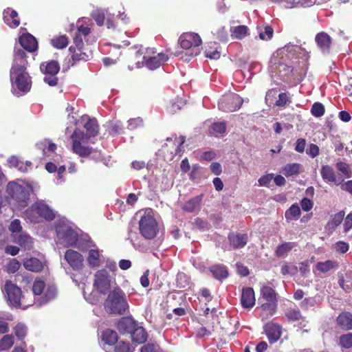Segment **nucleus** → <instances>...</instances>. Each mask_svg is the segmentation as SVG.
<instances>
[{
  "label": "nucleus",
  "instance_id": "obj_1",
  "mask_svg": "<svg viewBox=\"0 0 352 352\" xmlns=\"http://www.w3.org/2000/svg\"><path fill=\"white\" fill-rule=\"evenodd\" d=\"M302 50L298 45H287L278 49L272 56L269 69L271 77L276 83L278 80L287 81L292 73L291 63L292 59L300 57Z\"/></svg>",
  "mask_w": 352,
  "mask_h": 352
},
{
  "label": "nucleus",
  "instance_id": "obj_2",
  "mask_svg": "<svg viewBox=\"0 0 352 352\" xmlns=\"http://www.w3.org/2000/svg\"><path fill=\"white\" fill-rule=\"evenodd\" d=\"M28 61L25 53L22 49H15L10 76L12 83V91L16 96L30 91L32 80L27 72Z\"/></svg>",
  "mask_w": 352,
  "mask_h": 352
},
{
  "label": "nucleus",
  "instance_id": "obj_3",
  "mask_svg": "<svg viewBox=\"0 0 352 352\" xmlns=\"http://www.w3.org/2000/svg\"><path fill=\"white\" fill-rule=\"evenodd\" d=\"M81 120L84 122V127L87 131V134L85 135L82 131L78 129L74 131L71 136L72 151L80 157H85L91 153V148L83 146L82 144L85 142V140L98 134V126L95 119H90L86 116H82Z\"/></svg>",
  "mask_w": 352,
  "mask_h": 352
},
{
  "label": "nucleus",
  "instance_id": "obj_4",
  "mask_svg": "<svg viewBox=\"0 0 352 352\" xmlns=\"http://www.w3.org/2000/svg\"><path fill=\"white\" fill-rule=\"evenodd\" d=\"M113 283L111 277L105 269L98 270L95 274L94 287L96 292H93L87 294L83 288V295L85 299L91 304H96L100 301V294H104L108 292Z\"/></svg>",
  "mask_w": 352,
  "mask_h": 352
},
{
  "label": "nucleus",
  "instance_id": "obj_5",
  "mask_svg": "<svg viewBox=\"0 0 352 352\" xmlns=\"http://www.w3.org/2000/svg\"><path fill=\"white\" fill-rule=\"evenodd\" d=\"M33 191L34 190L31 185L28 184L21 185L14 182H9L6 188L8 197L20 208H23L28 205L29 196Z\"/></svg>",
  "mask_w": 352,
  "mask_h": 352
},
{
  "label": "nucleus",
  "instance_id": "obj_6",
  "mask_svg": "<svg viewBox=\"0 0 352 352\" xmlns=\"http://www.w3.org/2000/svg\"><path fill=\"white\" fill-rule=\"evenodd\" d=\"M138 215L140 216L139 230L142 236L146 239L155 237L159 231V226L153 210L147 208L139 212Z\"/></svg>",
  "mask_w": 352,
  "mask_h": 352
},
{
  "label": "nucleus",
  "instance_id": "obj_7",
  "mask_svg": "<svg viewBox=\"0 0 352 352\" xmlns=\"http://www.w3.org/2000/svg\"><path fill=\"white\" fill-rule=\"evenodd\" d=\"M104 306L107 312L115 314H123L129 307L125 294L118 287L109 292Z\"/></svg>",
  "mask_w": 352,
  "mask_h": 352
},
{
  "label": "nucleus",
  "instance_id": "obj_8",
  "mask_svg": "<svg viewBox=\"0 0 352 352\" xmlns=\"http://www.w3.org/2000/svg\"><path fill=\"white\" fill-rule=\"evenodd\" d=\"M57 243L63 246H76L81 248L76 232L66 222L60 221L56 227Z\"/></svg>",
  "mask_w": 352,
  "mask_h": 352
},
{
  "label": "nucleus",
  "instance_id": "obj_9",
  "mask_svg": "<svg viewBox=\"0 0 352 352\" xmlns=\"http://www.w3.org/2000/svg\"><path fill=\"white\" fill-rule=\"evenodd\" d=\"M4 291L8 300L14 307L25 309L31 305L33 302L32 300L28 301L25 296L22 295L21 289L10 280L6 282Z\"/></svg>",
  "mask_w": 352,
  "mask_h": 352
},
{
  "label": "nucleus",
  "instance_id": "obj_10",
  "mask_svg": "<svg viewBox=\"0 0 352 352\" xmlns=\"http://www.w3.org/2000/svg\"><path fill=\"white\" fill-rule=\"evenodd\" d=\"M181 47L185 50L191 51V56H195L200 53L202 43L201 37L194 32H186L182 34L179 39Z\"/></svg>",
  "mask_w": 352,
  "mask_h": 352
},
{
  "label": "nucleus",
  "instance_id": "obj_11",
  "mask_svg": "<svg viewBox=\"0 0 352 352\" xmlns=\"http://www.w3.org/2000/svg\"><path fill=\"white\" fill-rule=\"evenodd\" d=\"M40 69L45 75L44 82L50 86H55L58 82L56 75L60 70L59 64L55 60L43 63L40 66Z\"/></svg>",
  "mask_w": 352,
  "mask_h": 352
},
{
  "label": "nucleus",
  "instance_id": "obj_12",
  "mask_svg": "<svg viewBox=\"0 0 352 352\" xmlns=\"http://www.w3.org/2000/svg\"><path fill=\"white\" fill-rule=\"evenodd\" d=\"M243 103L241 97L233 93L223 96L219 101V109L224 111L233 112L238 110Z\"/></svg>",
  "mask_w": 352,
  "mask_h": 352
},
{
  "label": "nucleus",
  "instance_id": "obj_13",
  "mask_svg": "<svg viewBox=\"0 0 352 352\" xmlns=\"http://www.w3.org/2000/svg\"><path fill=\"white\" fill-rule=\"evenodd\" d=\"M85 249L87 251V261L89 267H97L102 263V250H100L96 245L89 241L87 242Z\"/></svg>",
  "mask_w": 352,
  "mask_h": 352
},
{
  "label": "nucleus",
  "instance_id": "obj_14",
  "mask_svg": "<svg viewBox=\"0 0 352 352\" xmlns=\"http://www.w3.org/2000/svg\"><path fill=\"white\" fill-rule=\"evenodd\" d=\"M76 25L78 30L74 38V43L75 45H83L82 36L85 38L89 36L91 32L92 22L89 19L82 18L77 21Z\"/></svg>",
  "mask_w": 352,
  "mask_h": 352
},
{
  "label": "nucleus",
  "instance_id": "obj_15",
  "mask_svg": "<svg viewBox=\"0 0 352 352\" xmlns=\"http://www.w3.org/2000/svg\"><path fill=\"white\" fill-rule=\"evenodd\" d=\"M65 259L74 270H80L83 267L84 257L75 250H67L65 254Z\"/></svg>",
  "mask_w": 352,
  "mask_h": 352
},
{
  "label": "nucleus",
  "instance_id": "obj_16",
  "mask_svg": "<svg viewBox=\"0 0 352 352\" xmlns=\"http://www.w3.org/2000/svg\"><path fill=\"white\" fill-rule=\"evenodd\" d=\"M322 179L328 184L333 183L336 185H340L344 179H338L336 173L333 167L329 165H322L320 170Z\"/></svg>",
  "mask_w": 352,
  "mask_h": 352
},
{
  "label": "nucleus",
  "instance_id": "obj_17",
  "mask_svg": "<svg viewBox=\"0 0 352 352\" xmlns=\"http://www.w3.org/2000/svg\"><path fill=\"white\" fill-rule=\"evenodd\" d=\"M69 51L72 53V65L80 60L87 61L91 56L90 52H87L86 50L83 49V45L71 46Z\"/></svg>",
  "mask_w": 352,
  "mask_h": 352
},
{
  "label": "nucleus",
  "instance_id": "obj_18",
  "mask_svg": "<svg viewBox=\"0 0 352 352\" xmlns=\"http://www.w3.org/2000/svg\"><path fill=\"white\" fill-rule=\"evenodd\" d=\"M265 331L271 343L276 342L281 336V327L276 323H269L265 325Z\"/></svg>",
  "mask_w": 352,
  "mask_h": 352
},
{
  "label": "nucleus",
  "instance_id": "obj_19",
  "mask_svg": "<svg viewBox=\"0 0 352 352\" xmlns=\"http://www.w3.org/2000/svg\"><path fill=\"white\" fill-rule=\"evenodd\" d=\"M274 3H283L287 8L309 7L315 3V0H270Z\"/></svg>",
  "mask_w": 352,
  "mask_h": 352
},
{
  "label": "nucleus",
  "instance_id": "obj_20",
  "mask_svg": "<svg viewBox=\"0 0 352 352\" xmlns=\"http://www.w3.org/2000/svg\"><path fill=\"white\" fill-rule=\"evenodd\" d=\"M255 294L252 288L245 287L242 290L241 305L245 308H252L255 305Z\"/></svg>",
  "mask_w": 352,
  "mask_h": 352
},
{
  "label": "nucleus",
  "instance_id": "obj_21",
  "mask_svg": "<svg viewBox=\"0 0 352 352\" xmlns=\"http://www.w3.org/2000/svg\"><path fill=\"white\" fill-rule=\"evenodd\" d=\"M19 43L21 47L28 52H34L37 49V41L30 34L21 35L19 37Z\"/></svg>",
  "mask_w": 352,
  "mask_h": 352
},
{
  "label": "nucleus",
  "instance_id": "obj_22",
  "mask_svg": "<svg viewBox=\"0 0 352 352\" xmlns=\"http://www.w3.org/2000/svg\"><path fill=\"white\" fill-rule=\"evenodd\" d=\"M4 22L10 28H15L20 24L18 13L10 8L3 11Z\"/></svg>",
  "mask_w": 352,
  "mask_h": 352
},
{
  "label": "nucleus",
  "instance_id": "obj_23",
  "mask_svg": "<svg viewBox=\"0 0 352 352\" xmlns=\"http://www.w3.org/2000/svg\"><path fill=\"white\" fill-rule=\"evenodd\" d=\"M168 56L164 53H157V55L149 57L147 62L144 64L150 69H155L159 67L162 64L166 62Z\"/></svg>",
  "mask_w": 352,
  "mask_h": 352
},
{
  "label": "nucleus",
  "instance_id": "obj_24",
  "mask_svg": "<svg viewBox=\"0 0 352 352\" xmlns=\"http://www.w3.org/2000/svg\"><path fill=\"white\" fill-rule=\"evenodd\" d=\"M136 327L135 320L131 318H124L120 320L118 324V330L123 333H132Z\"/></svg>",
  "mask_w": 352,
  "mask_h": 352
},
{
  "label": "nucleus",
  "instance_id": "obj_25",
  "mask_svg": "<svg viewBox=\"0 0 352 352\" xmlns=\"http://www.w3.org/2000/svg\"><path fill=\"white\" fill-rule=\"evenodd\" d=\"M23 264L27 270L34 272L41 271L43 267L42 261L34 257L24 259Z\"/></svg>",
  "mask_w": 352,
  "mask_h": 352
},
{
  "label": "nucleus",
  "instance_id": "obj_26",
  "mask_svg": "<svg viewBox=\"0 0 352 352\" xmlns=\"http://www.w3.org/2000/svg\"><path fill=\"white\" fill-rule=\"evenodd\" d=\"M36 214H39V219L44 218L48 221L52 220L55 216L54 211L41 201L37 202Z\"/></svg>",
  "mask_w": 352,
  "mask_h": 352
},
{
  "label": "nucleus",
  "instance_id": "obj_27",
  "mask_svg": "<svg viewBox=\"0 0 352 352\" xmlns=\"http://www.w3.org/2000/svg\"><path fill=\"white\" fill-rule=\"evenodd\" d=\"M38 147L43 151V156L45 157H52L56 148V144L45 140L37 144Z\"/></svg>",
  "mask_w": 352,
  "mask_h": 352
},
{
  "label": "nucleus",
  "instance_id": "obj_28",
  "mask_svg": "<svg viewBox=\"0 0 352 352\" xmlns=\"http://www.w3.org/2000/svg\"><path fill=\"white\" fill-rule=\"evenodd\" d=\"M230 244L234 248H240L245 245L248 241V236L241 234H231L228 236Z\"/></svg>",
  "mask_w": 352,
  "mask_h": 352
},
{
  "label": "nucleus",
  "instance_id": "obj_29",
  "mask_svg": "<svg viewBox=\"0 0 352 352\" xmlns=\"http://www.w3.org/2000/svg\"><path fill=\"white\" fill-rule=\"evenodd\" d=\"M337 322L341 328L346 330L352 329V314L351 313H342L337 318Z\"/></svg>",
  "mask_w": 352,
  "mask_h": 352
},
{
  "label": "nucleus",
  "instance_id": "obj_30",
  "mask_svg": "<svg viewBox=\"0 0 352 352\" xmlns=\"http://www.w3.org/2000/svg\"><path fill=\"white\" fill-rule=\"evenodd\" d=\"M133 342L138 344L144 343L147 340V333L142 327H135L134 331L131 334Z\"/></svg>",
  "mask_w": 352,
  "mask_h": 352
},
{
  "label": "nucleus",
  "instance_id": "obj_31",
  "mask_svg": "<svg viewBox=\"0 0 352 352\" xmlns=\"http://www.w3.org/2000/svg\"><path fill=\"white\" fill-rule=\"evenodd\" d=\"M210 272L217 280H221L228 277V272L224 265H217L210 267Z\"/></svg>",
  "mask_w": 352,
  "mask_h": 352
},
{
  "label": "nucleus",
  "instance_id": "obj_32",
  "mask_svg": "<svg viewBox=\"0 0 352 352\" xmlns=\"http://www.w3.org/2000/svg\"><path fill=\"white\" fill-rule=\"evenodd\" d=\"M316 41L322 51H326L329 48L331 38L326 33L321 32L318 34L316 36Z\"/></svg>",
  "mask_w": 352,
  "mask_h": 352
},
{
  "label": "nucleus",
  "instance_id": "obj_33",
  "mask_svg": "<svg viewBox=\"0 0 352 352\" xmlns=\"http://www.w3.org/2000/svg\"><path fill=\"white\" fill-rule=\"evenodd\" d=\"M301 171V165L297 163L288 164L283 167L281 173L286 177L298 175Z\"/></svg>",
  "mask_w": 352,
  "mask_h": 352
},
{
  "label": "nucleus",
  "instance_id": "obj_34",
  "mask_svg": "<svg viewBox=\"0 0 352 352\" xmlns=\"http://www.w3.org/2000/svg\"><path fill=\"white\" fill-rule=\"evenodd\" d=\"M249 29L246 25H238L231 28V36L234 38L243 39L248 34Z\"/></svg>",
  "mask_w": 352,
  "mask_h": 352
},
{
  "label": "nucleus",
  "instance_id": "obj_35",
  "mask_svg": "<svg viewBox=\"0 0 352 352\" xmlns=\"http://www.w3.org/2000/svg\"><path fill=\"white\" fill-rule=\"evenodd\" d=\"M300 215V209L298 204H294L286 210L285 216L287 221L297 220Z\"/></svg>",
  "mask_w": 352,
  "mask_h": 352
},
{
  "label": "nucleus",
  "instance_id": "obj_36",
  "mask_svg": "<svg viewBox=\"0 0 352 352\" xmlns=\"http://www.w3.org/2000/svg\"><path fill=\"white\" fill-rule=\"evenodd\" d=\"M37 212V203L33 204L30 208L27 209L25 212V218L28 219L30 222L37 223L40 221L39 214H36Z\"/></svg>",
  "mask_w": 352,
  "mask_h": 352
},
{
  "label": "nucleus",
  "instance_id": "obj_37",
  "mask_svg": "<svg viewBox=\"0 0 352 352\" xmlns=\"http://www.w3.org/2000/svg\"><path fill=\"white\" fill-rule=\"evenodd\" d=\"M102 340L107 344L113 345L118 340V334L115 331L107 329L102 333Z\"/></svg>",
  "mask_w": 352,
  "mask_h": 352
},
{
  "label": "nucleus",
  "instance_id": "obj_38",
  "mask_svg": "<svg viewBox=\"0 0 352 352\" xmlns=\"http://www.w3.org/2000/svg\"><path fill=\"white\" fill-rule=\"evenodd\" d=\"M12 316L8 312H0V333L8 331V322L12 320Z\"/></svg>",
  "mask_w": 352,
  "mask_h": 352
},
{
  "label": "nucleus",
  "instance_id": "obj_39",
  "mask_svg": "<svg viewBox=\"0 0 352 352\" xmlns=\"http://www.w3.org/2000/svg\"><path fill=\"white\" fill-rule=\"evenodd\" d=\"M263 298L267 302H276V294L274 289L269 286H263L261 289Z\"/></svg>",
  "mask_w": 352,
  "mask_h": 352
},
{
  "label": "nucleus",
  "instance_id": "obj_40",
  "mask_svg": "<svg viewBox=\"0 0 352 352\" xmlns=\"http://www.w3.org/2000/svg\"><path fill=\"white\" fill-rule=\"evenodd\" d=\"M166 141L173 144V149L170 150V153L177 154L180 152L179 146L185 142V138L184 136L175 137L174 140L172 138H168Z\"/></svg>",
  "mask_w": 352,
  "mask_h": 352
},
{
  "label": "nucleus",
  "instance_id": "obj_41",
  "mask_svg": "<svg viewBox=\"0 0 352 352\" xmlns=\"http://www.w3.org/2000/svg\"><path fill=\"white\" fill-rule=\"evenodd\" d=\"M293 248V243H284L277 247L275 254L278 257H285Z\"/></svg>",
  "mask_w": 352,
  "mask_h": 352
},
{
  "label": "nucleus",
  "instance_id": "obj_42",
  "mask_svg": "<svg viewBox=\"0 0 352 352\" xmlns=\"http://www.w3.org/2000/svg\"><path fill=\"white\" fill-rule=\"evenodd\" d=\"M14 241L21 247L29 249L32 243V238L26 234H21L15 238Z\"/></svg>",
  "mask_w": 352,
  "mask_h": 352
},
{
  "label": "nucleus",
  "instance_id": "obj_43",
  "mask_svg": "<svg viewBox=\"0 0 352 352\" xmlns=\"http://www.w3.org/2000/svg\"><path fill=\"white\" fill-rule=\"evenodd\" d=\"M336 167L345 178H350L352 177V170L346 163L338 162L336 164Z\"/></svg>",
  "mask_w": 352,
  "mask_h": 352
},
{
  "label": "nucleus",
  "instance_id": "obj_44",
  "mask_svg": "<svg viewBox=\"0 0 352 352\" xmlns=\"http://www.w3.org/2000/svg\"><path fill=\"white\" fill-rule=\"evenodd\" d=\"M51 43L57 49H63L67 45L68 38L65 35L57 36L51 40Z\"/></svg>",
  "mask_w": 352,
  "mask_h": 352
},
{
  "label": "nucleus",
  "instance_id": "obj_45",
  "mask_svg": "<svg viewBox=\"0 0 352 352\" xmlns=\"http://www.w3.org/2000/svg\"><path fill=\"white\" fill-rule=\"evenodd\" d=\"M201 201V197L197 196V197L191 199L188 201H187L184 206V209L186 211H188L190 212H193L195 209H197L199 206Z\"/></svg>",
  "mask_w": 352,
  "mask_h": 352
},
{
  "label": "nucleus",
  "instance_id": "obj_46",
  "mask_svg": "<svg viewBox=\"0 0 352 352\" xmlns=\"http://www.w3.org/2000/svg\"><path fill=\"white\" fill-rule=\"evenodd\" d=\"M14 339L12 335H6L0 340V351H6L14 344Z\"/></svg>",
  "mask_w": 352,
  "mask_h": 352
},
{
  "label": "nucleus",
  "instance_id": "obj_47",
  "mask_svg": "<svg viewBox=\"0 0 352 352\" xmlns=\"http://www.w3.org/2000/svg\"><path fill=\"white\" fill-rule=\"evenodd\" d=\"M338 344L344 349H350L352 347V333H348L342 335L339 338Z\"/></svg>",
  "mask_w": 352,
  "mask_h": 352
},
{
  "label": "nucleus",
  "instance_id": "obj_48",
  "mask_svg": "<svg viewBox=\"0 0 352 352\" xmlns=\"http://www.w3.org/2000/svg\"><path fill=\"white\" fill-rule=\"evenodd\" d=\"M336 267V262L332 261H326L324 262H319L316 265V268L321 272H327L330 270Z\"/></svg>",
  "mask_w": 352,
  "mask_h": 352
},
{
  "label": "nucleus",
  "instance_id": "obj_49",
  "mask_svg": "<svg viewBox=\"0 0 352 352\" xmlns=\"http://www.w3.org/2000/svg\"><path fill=\"white\" fill-rule=\"evenodd\" d=\"M157 51L155 50V48H146L144 50H139L136 56H143L142 59L144 60V64L147 62L149 57L157 55Z\"/></svg>",
  "mask_w": 352,
  "mask_h": 352
},
{
  "label": "nucleus",
  "instance_id": "obj_50",
  "mask_svg": "<svg viewBox=\"0 0 352 352\" xmlns=\"http://www.w3.org/2000/svg\"><path fill=\"white\" fill-rule=\"evenodd\" d=\"M274 34V30L272 27L266 25L263 29L260 30L259 38L263 41L270 40Z\"/></svg>",
  "mask_w": 352,
  "mask_h": 352
},
{
  "label": "nucleus",
  "instance_id": "obj_51",
  "mask_svg": "<svg viewBox=\"0 0 352 352\" xmlns=\"http://www.w3.org/2000/svg\"><path fill=\"white\" fill-rule=\"evenodd\" d=\"M56 287L54 285H48L46 288L43 302L45 303L54 299L56 296Z\"/></svg>",
  "mask_w": 352,
  "mask_h": 352
},
{
  "label": "nucleus",
  "instance_id": "obj_52",
  "mask_svg": "<svg viewBox=\"0 0 352 352\" xmlns=\"http://www.w3.org/2000/svg\"><path fill=\"white\" fill-rule=\"evenodd\" d=\"M106 12L107 11L104 10H96L92 13V17L99 26H102L104 24Z\"/></svg>",
  "mask_w": 352,
  "mask_h": 352
},
{
  "label": "nucleus",
  "instance_id": "obj_53",
  "mask_svg": "<svg viewBox=\"0 0 352 352\" xmlns=\"http://www.w3.org/2000/svg\"><path fill=\"white\" fill-rule=\"evenodd\" d=\"M21 266V263L16 258L10 260L6 265V270L8 273H15Z\"/></svg>",
  "mask_w": 352,
  "mask_h": 352
},
{
  "label": "nucleus",
  "instance_id": "obj_54",
  "mask_svg": "<svg viewBox=\"0 0 352 352\" xmlns=\"http://www.w3.org/2000/svg\"><path fill=\"white\" fill-rule=\"evenodd\" d=\"M15 336L19 339H23L27 334V327L25 324L19 323L14 328Z\"/></svg>",
  "mask_w": 352,
  "mask_h": 352
},
{
  "label": "nucleus",
  "instance_id": "obj_55",
  "mask_svg": "<svg viewBox=\"0 0 352 352\" xmlns=\"http://www.w3.org/2000/svg\"><path fill=\"white\" fill-rule=\"evenodd\" d=\"M184 104L185 102L184 100L181 98L177 97L171 102V104L169 107V111L170 113H174L179 110Z\"/></svg>",
  "mask_w": 352,
  "mask_h": 352
},
{
  "label": "nucleus",
  "instance_id": "obj_56",
  "mask_svg": "<svg viewBox=\"0 0 352 352\" xmlns=\"http://www.w3.org/2000/svg\"><path fill=\"white\" fill-rule=\"evenodd\" d=\"M311 112L315 117H321L324 113V107L320 102H316L312 105Z\"/></svg>",
  "mask_w": 352,
  "mask_h": 352
},
{
  "label": "nucleus",
  "instance_id": "obj_57",
  "mask_svg": "<svg viewBox=\"0 0 352 352\" xmlns=\"http://www.w3.org/2000/svg\"><path fill=\"white\" fill-rule=\"evenodd\" d=\"M286 316L289 321L294 322L302 320L300 311L295 309L288 310Z\"/></svg>",
  "mask_w": 352,
  "mask_h": 352
},
{
  "label": "nucleus",
  "instance_id": "obj_58",
  "mask_svg": "<svg viewBox=\"0 0 352 352\" xmlns=\"http://www.w3.org/2000/svg\"><path fill=\"white\" fill-rule=\"evenodd\" d=\"M45 287V283L41 280H36L32 286V292L35 296H39L42 294Z\"/></svg>",
  "mask_w": 352,
  "mask_h": 352
},
{
  "label": "nucleus",
  "instance_id": "obj_59",
  "mask_svg": "<svg viewBox=\"0 0 352 352\" xmlns=\"http://www.w3.org/2000/svg\"><path fill=\"white\" fill-rule=\"evenodd\" d=\"M226 126L224 122H216L212 126L211 133L215 135H218L219 134L223 133L226 131Z\"/></svg>",
  "mask_w": 352,
  "mask_h": 352
},
{
  "label": "nucleus",
  "instance_id": "obj_60",
  "mask_svg": "<svg viewBox=\"0 0 352 352\" xmlns=\"http://www.w3.org/2000/svg\"><path fill=\"white\" fill-rule=\"evenodd\" d=\"M116 352H133L129 344L125 342H118L115 348Z\"/></svg>",
  "mask_w": 352,
  "mask_h": 352
},
{
  "label": "nucleus",
  "instance_id": "obj_61",
  "mask_svg": "<svg viewBox=\"0 0 352 352\" xmlns=\"http://www.w3.org/2000/svg\"><path fill=\"white\" fill-rule=\"evenodd\" d=\"M205 56L208 58L217 60L220 57V52L217 48L212 49V47H210L206 50Z\"/></svg>",
  "mask_w": 352,
  "mask_h": 352
},
{
  "label": "nucleus",
  "instance_id": "obj_62",
  "mask_svg": "<svg viewBox=\"0 0 352 352\" xmlns=\"http://www.w3.org/2000/svg\"><path fill=\"white\" fill-rule=\"evenodd\" d=\"M344 217V212L340 211L339 212H338L337 214L333 215V217H332V219L330 221V224L335 227L339 226L341 223V222L342 221Z\"/></svg>",
  "mask_w": 352,
  "mask_h": 352
},
{
  "label": "nucleus",
  "instance_id": "obj_63",
  "mask_svg": "<svg viewBox=\"0 0 352 352\" xmlns=\"http://www.w3.org/2000/svg\"><path fill=\"white\" fill-rule=\"evenodd\" d=\"M142 125V120L140 118H132L128 120V128L130 130L135 129Z\"/></svg>",
  "mask_w": 352,
  "mask_h": 352
},
{
  "label": "nucleus",
  "instance_id": "obj_64",
  "mask_svg": "<svg viewBox=\"0 0 352 352\" xmlns=\"http://www.w3.org/2000/svg\"><path fill=\"white\" fill-rule=\"evenodd\" d=\"M335 250L340 253H346L349 248L347 243L344 241H338L334 245Z\"/></svg>",
  "mask_w": 352,
  "mask_h": 352
}]
</instances>
